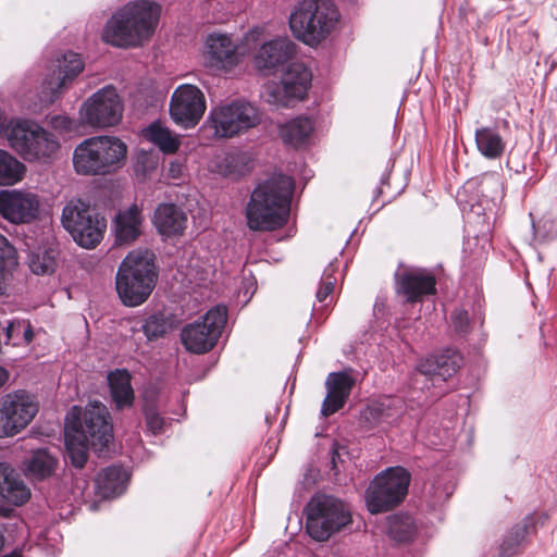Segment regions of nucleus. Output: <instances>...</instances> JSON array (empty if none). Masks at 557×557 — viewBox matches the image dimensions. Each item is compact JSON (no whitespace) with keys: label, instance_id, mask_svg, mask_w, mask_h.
<instances>
[{"label":"nucleus","instance_id":"obj_7","mask_svg":"<svg viewBox=\"0 0 557 557\" xmlns=\"http://www.w3.org/2000/svg\"><path fill=\"white\" fill-rule=\"evenodd\" d=\"M62 225L82 247L95 248L103 238L107 221L79 199L69 201L62 211Z\"/></svg>","mask_w":557,"mask_h":557},{"label":"nucleus","instance_id":"obj_42","mask_svg":"<svg viewBox=\"0 0 557 557\" xmlns=\"http://www.w3.org/2000/svg\"><path fill=\"white\" fill-rule=\"evenodd\" d=\"M245 159L242 153H227L220 162V172L225 176L244 174Z\"/></svg>","mask_w":557,"mask_h":557},{"label":"nucleus","instance_id":"obj_46","mask_svg":"<svg viewBox=\"0 0 557 557\" xmlns=\"http://www.w3.org/2000/svg\"><path fill=\"white\" fill-rule=\"evenodd\" d=\"M158 165V159L156 156L151 153L143 152L138 154L136 161V172L140 173L143 176L148 175L150 172L156 170Z\"/></svg>","mask_w":557,"mask_h":557},{"label":"nucleus","instance_id":"obj_37","mask_svg":"<svg viewBox=\"0 0 557 557\" xmlns=\"http://www.w3.org/2000/svg\"><path fill=\"white\" fill-rule=\"evenodd\" d=\"M16 265L15 249L7 237L0 234V295L4 294L11 269Z\"/></svg>","mask_w":557,"mask_h":557},{"label":"nucleus","instance_id":"obj_31","mask_svg":"<svg viewBox=\"0 0 557 557\" xmlns=\"http://www.w3.org/2000/svg\"><path fill=\"white\" fill-rule=\"evenodd\" d=\"M127 481L126 472L121 467H108L98 475L96 484L101 496L109 498L123 493Z\"/></svg>","mask_w":557,"mask_h":557},{"label":"nucleus","instance_id":"obj_49","mask_svg":"<svg viewBox=\"0 0 557 557\" xmlns=\"http://www.w3.org/2000/svg\"><path fill=\"white\" fill-rule=\"evenodd\" d=\"M9 379V372L7 369L0 366V388L5 384Z\"/></svg>","mask_w":557,"mask_h":557},{"label":"nucleus","instance_id":"obj_16","mask_svg":"<svg viewBox=\"0 0 557 557\" xmlns=\"http://www.w3.org/2000/svg\"><path fill=\"white\" fill-rule=\"evenodd\" d=\"M38 406L26 391L7 394L0 403V437L14 436L34 419Z\"/></svg>","mask_w":557,"mask_h":557},{"label":"nucleus","instance_id":"obj_23","mask_svg":"<svg viewBox=\"0 0 557 557\" xmlns=\"http://www.w3.org/2000/svg\"><path fill=\"white\" fill-rule=\"evenodd\" d=\"M295 53V45L287 38L264 42L258 50L255 62L261 70H272L286 63Z\"/></svg>","mask_w":557,"mask_h":557},{"label":"nucleus","instance_id":"obj_43","mask_svg":"<svg viewBox=\"0 0 557 557\" xmlns=\"http://www.w3.org/2000/svg\"><path fill=\"white\" fill-rule=\"evenodd\" d=\"M146 425L152 434H159L163 431L164 419L160 416L158 410L152 405H147L144 408Z\"/></svg>","mask_w":557,"mask_h":557},{"label":"nucleus","instance_id":"obj_14","mask_svg":"<svg viewBox=\"0 0 557 557\" xmlns=\"http://www.w3.org/2000/svg\"><path fill=\"white\" fill-rule=\"evenodd\" d=\"M462 357L457 350L448 348L433 354L418 363L412 386L421 391L441 386L460 369Z\"/></svg>","mask_w":557,"mask_h":557},{"label":"nucleus","instance_id":"obj_44","mask_svg":"<svg viewBox=\"0 0 557 557\" xmlns=\"http://www.w3.org/2000/svg\"><path fill=\"white\" fill-rule=\"evenodd\" d=\"M451 325L456 333L466 335L470 331V320L468 312L463 309H456L450 317Z\"/></svg>","mask_w":557,"mask_h":557},{"label":"nucleus","instance_id":"obj_18","mask_svg":"<svg viewBox=\"0 0 557 557\" xmlns=\"http://www.w3.org/2000/svg\"><path fill=\"white\" fill-rule=\"evenodd\" d=\"M40 201L36 194L25 190L0 191V214L14 224L29 223L39 213Z\"/></svg>","mask_w":557,"mask_h":557},{"label":"nucleus","instance_id":"obj_25","mask_svg":"<svg viewBox=\"0 0 557 557\" xmlns=\"http://www.w3.org/2000/svg\"><path fill=\"white\" fill-rule=\"evenodd\" d=\"M153 223L162 235H180L186 228L187 214L174 203H162L156 209Z\"/></svg>","mask_w":557,"mask_h":557},{"label":"nucleus","instance_id":"obj_47","mask_svg":"<svg viewBox=\"0 0 557 557\" xmlns=\"http://www.w3.org/2000/svg\"><path fill=\"white\" fill-rule=\"evenodd\" d=\"M336 278L329 274V270H326L315 295L319 302H324L327 296L332 294Z\"/></svg>","mask_w":557,"mask_h":557},{"label":"nucleus","instance_id":"obj_27","mask_svg":"<svg viewBox=\"0 0 557 557\" xmlns=\"http://www.w3.org/2000/svg\"><path fill=\"white\" fill-rule=\"evenodd\" d=\"M403 412V403L398 398H387L384 401L369 405L364 409V422L369 428L395 422Z\"/></svg>","mask_w":557,"mask_h":557},{"label":"nucleus","instance_id":"obj_30","mask_svg":"<svg viewBox=\"0 0 557 557\" xmlns=\"http://www.w3.org/2000/svg\"><path fill=\"white\" fill-rule=\"evenodd\" d=\"M313 132V122L309 117L298 116L280 126V136L283 141L293 147H300L307 143Z\"/></svg>","mask_w":557,"mask_h":557},{"label":"nucleus","instance_id":"obj_4","mask_svg":"<svg viewBox=\"0 0 557 557\" xmlns=\"http://www.w3.org/2000/svg\"><path fill=\"white\" fill-rule=\"evenodd\" d=\"M341 14L332 0H300L289 15L293 35L309 46H317L330 36Z\"/></svg>","mask_w":557,"mask_h":557},{"label":"nucleus","instance_id":"obj_34","mask_svg":"<svg viewBox=\"0 0 557 557\" xmlns=\"http://www.w3.org/2000/svg\"><path fill=\"white\" fill-rule=\"evenodd\" d=\"M65 445L69 458L76 468H83L87 461V451L91 446L86 442L85 435L73 433L65 428Z\"/></svg>","mask_w":557,"mask_h":557},{"label":"nucleus","instance_id":"obj_36","mask_svg":"<svg viewBox=\"0 0 557 557\" xmlns=\"http://www.w3.org/2000/svg\"><path fill=\"white\" fill-rule=\"evenodd\" d=\"M387 531L395 541L408 542L416 533V524L408 515H395L387 518Z\"/></svg>","mask_w":557,"mask_h":557},{"label":"nucleus","instance_id":"obj_17","mask_svg":"<svg viewBox=\"0 0 557 557\" xmlns=\"http://www.w3.org/2000/svg\"><path fill=\"white\" fill-rule=\"evenodd\" d=\"M207 104L203 92L195 85H180L172 94L170 115L184 128L196 126L205 114Z\"/></svg>","mask_w":557,"mask_h":557},{"label":"nucleus","instance_id":"obj_13","mask_svg":"<svg viewBox=\"0 0 557 557\" xmlns=\"http://www.w3.org/2000/svg\"><path fill=\"white\" fill-rule=\"evenodd\" d=\"M312 74L302 63H290L280 82L263 86L262 97L268 103L288 107L293 100H302L311 86Z\"/></svg>","mask_w":557,"mask_h":557},{"label":"nucleus","instance_id":"obj_51","mask_svg":"<svg viewBox=\"0 0 557 557\" xmlns=\"http://www.w3.org/2000/svg\"><path fill=\"white\" fill-rule=\"evenodd\" d=\"M3 128H4V122H3L2 115L0 114V135L3 132Z\"/></svg>","mask_w":557,"mask_h":557},{"label":"nucleus","instance_id":"obj_21","mask_svg":"<svg viewBox=\"0 0 557 557\" xmlns=\"http://www.w3.org/2000/svg\"><path fill=\"white\" fill-rule=\"evenodd\" d=\"M205 63L213 70H227L237 64V46L231 36L221 33L210 34L205 42Z\"/></svg>","mask_w":557,"mask_h":557},{"label":"nucleus","instance_id":"obj_12","mask_svg":"<svg viewBox=\"0 0 557 557\" xmlns=\"http://www.w3.org/2000/svg\"><path fill=\"white\" fill-rule=\"evenodd\" d=\"M66 429L73 433L85 435L86 442L98 455L108 448L113 440V425L107 407L99 401L89 403L82 418L67 423Z\"/></svg>","mask_w":557,"mask_h":557},{"label":"nucleus","instance_id":"obj_48","mask_svg":"<svg viewBox=\"0 0 557 557\" xmlns=\"http://www.w3.org/2000/svg\"><path fill=\"white\" fill-rule=\"evenodd\" d=\"M488 185L495 187L496 193L498 195L502 193V184H500V182H499V180L497 177H490V178H486L485 181H483V183H482V191L483 193L485 191V188Z\"/></svg>","mask_w":557,"mask_h":557},{"label":"nucleus","instance_id":"obj_38","mask_svg":"<svg viewBox=\"0 0 557 557\" xmlns=\"http://www.w3.org/2000/svg\"><path fill=\"white\" fill-rule=\"evenodd\" d=\"M5 344L13 346L27 345L34 337L32 325L25 320H14L5 327Z\"/></svg>","mask_w":557,"mask_h":557},{"label":"nucleus","instance_id":"obj_10","mask_svg":"<svg viewBox=\"0 0 557 557\" xmlns=\"http://www.w3.org/2000/svg\"><path fill=\"white\" fill-rule=\"evenodd\" d=\"M409 472L401 468H389L380 473L366 492V503L371 513L393 509L399 505L408 493Z\"/></svg>","mask_w":557,"mask_h":557},{"label":"nucleus","instance_id":"obj_45","mask_svg":"<svg viewBox=\"0 0 557 557\" xmlns=\"http://www.w3.org/2000/svg\"><path fill=\"white\" fill-rule=\"evenodd\" d=\"M49 125L60 134H67L76 129V122L65 115H52L49 117Z\"/></svg>","mask_w":557,"mask_h":557},{"label":"nucleus","instance_id":"obj_41","mask_svg":"<svg viewBox=\"0 0 557 557\" xmlns=\"http://www.w3.org/2000/svg\"><path fill=\"white\" fill-rule=\"evenodd\" d=\"M527 524L516 525L505 537L500 545V554L505 557L512 556L517 553L519 546L525 539Z\"/></svg>","mask_w":557,"mask_h":557},{"label":"nucleus","instance_id":"obj_39","mask_svg":"<svg viewBox=\"0 0 557 557\" xmlns=\"http://www.w3.org/2000/svg\"><path fill=\"white\" fill-rule=\"evenodd\" d=\"M171 329L172 322L163 313L149 315L141 325V331L148 341L163 337Z\"/></svg>","mask_w":557,"mask_h":557},{"label":"nucleus","instance_id":"obj_11","mask_svg":"<svg viewBox=\"0 0 557 557\" xmlns=\"http://www.w3.org/2000/svg\"><path fill=\"white\" fill-rule=\"evenodd\" d=\"M227 320L225 306H215L200 320L189 323L182 330L181 338L184 347L194 354H205L218 343Z\"/></svg>","mask_w":557,"mask_h":557},{"label":"nucleus","instance_id":"obj_9","mask_svg":"<svg viewBox=\"0 0 557 557\" xmlns=\"http://www.w3.org/2000/svg\"><path fill=\"white\" fill-rule=\"evenodd\" d=\"M10 146L27 161H48L59 150L58 139L41 126L16 122L8 133Z\"/></svg>","mask_w":557,"mask_h":557},{"label":"nucleus","instance_id":"obj_22","mask_svg":"<svg viewBox=\"0 0 557 557\" xmlns=\"http://www.w3.org/2000/svg\"><path fill=\"white\" fill-rule=\"evenodd\" d=\"M352 385L354 381L348 374L330 373L325 382L327 394L322 404L321 413L329 417L338 411L349 397Z\"/></svg>","mask_w":557,"mask_h":557},{"label":"nucleus","instance_id":"obj_20","mask_svg":"<svg viewBox=\"0 0 557 557\" xmlns=\"http://www.w3.org/2000/svg\"><path fill=\"white\" fill-rule=\"evenodd\" d=\"M435 276L423 269L406 270L396 274V292L410 304L419 302L424 296L435 294Z\"/></svg>","mask_w":557,"mask_h":557},{"label":"nucleus","instance_id":"obj_52","mask_svg":"<svg viewBox=\"0 0 557 557\" xmlns=\"http://www.w3.org/2000/svg\"><path fill=\"white\" fill-rule=\"evenodd\" d=\"M3 557H22V556H21V554L16 553V552H13L12 554L5 555Z\"/></svg>","mask_w":557,"mask_h":557},{"label":"nucleus","instance_id":"obj_15","mask_svg":"<svg viewBox=\"0 0 557 557\" xmlns=\"http://www.w3.org/2000/svg\"><path fill=\"white\" fill-rule=\"evenodd\" d=\"M79 113L85 124L94 128H107L121 121L123 104L115 88L107 86L92 94L83 103Z\"/></svg>","mask_w":557,"mask_h":557},{"label":"nucleus","instance_id":"obj_5","mask_svg":"<svg viewBox=\"0 0 557 557\" xmlns=\"http://www.w3.org/2000/svg\"><path fill=\"white\" fill-rule=\"evenodd\" d=\"M127 146L115 136H94L84 139L73 152V166L81 175H106L123 164Z\"/></svg>","mask_w":557,"mask_h":557},{"label":"nucleus","instance_id":"obj_8","mask_svg":"<svg viewBox=\"0 0 557 557\" xmlns=\"http://www.w3.org/2000/svg\"><path fill=\"white\" fill-rule=\"evenodd\" d=\"M261 112L248 101L236 100L213 108L207 124L218 138H233L247 133L261 123Z\"/></svg>","mask_w":557,"mask_h":557},{"label":"nucleus","instance_id":"obj_3","mask_svg":"<svg viewBox=\"0 0 557 557\" xmlns=\"http://www.w3.org/2000/svg\"><path fill=\"white\" fill-rule=\"evenodd\" d=\"M157 277L153 255L150 251L128 252L115 276L116 292L123 305L137 307L144 304L151 295Z\"/></svg>","mask_w":557,"mask_h":557},{"label":"nucleus","instance_id":"obj_35","mask_svg":"<svg viewBox=\"0 0 557 557\" xmlns=\"http://www.w3.org/2000/svg\"><path fill=\"white\" fill-rule=\"evenodd\" d=\"M25 165L11 156L8 151L0 149V185H13L22 180Z\"/></svg>","mask_w":557,"mask_h":557},{"label":"nucleus","instance_id":"obj_29","mask_svg":"<svg viewBox=\"0 0 557 557\" xmlns=\"http://www.w3.org/2000/svg\"><path fill=\"white\" fill-rule=\"evenodd\" d=\"M112 400L116 409L129 408L134 403L131 374L126 370H115L108 376Z\"/></svg>","mask_w":557,"mask_h":557},{"label":"nucleus","instance_id":"obj_26","mask_svg":"<svg viewBox=\"0 0 557 557\" xmlns=\"http://www.w3.org/2000/svg\"><path fill=\"white\" fill-rule=\"evenodd\" d=\"M0 495L15 506L23 505L30 497V490L5 462H0Z\"/></svg>","mask_w":557,"mask_h":557},{"label":"nucleus","instance_id":"obj_28","mask_svg":"<svg viewBox=\"0 0 557 557\" xmlns=\"http://www.w3.org/2000/svg\"><path fill=\"white\" fill-rule=\"evenodd\" d=\"M58 459L47 449L34 450L23 462L25 474L32 480H45L52 475L57 469Z\"/></svg>","mask_w":557,"mask_h":557},{"label":"nucleus","instance_id":"obj_1","mask_svg":"<svg viewBox=\"0 0 557 557\" xmlns=\"http://www.w3.org/2000/svg\"><path fill=\"white\" fill-rule=\"evenodd\" d=\"M294 181L276 174L260 183L252 191L246 208L247 225L252 231H273L288 218Z\"/></svg>","mask_w":557,"mask_h":557},{"label":"nucleus","instance_id":"obj_40","mask_svg":"<svg viewBox=\"0 0 557 557\" xmlns=\"http://www.w3.org/2000/svg\"><path fill=\"white\" fill-rule=\"evenodd\" d=\"M28 264L33 273L44 275L53 272L57 263L53 251L44 250L32 253L28 259Z\"/></svg>","mask_w":557,"mask_h":557},{"label":"nucleus","instance_id":"obj_19","mask_svg":"<svg viewBox=\"0 0 557 557\" xmlns=\"http://www.w3.org/2000/svg\"><path fill=\"white\" fill-rule=\"evenodd\" d=\"M53 66L52 76L44 82L41 101L46 103L54 102L67 83L84 70L81 57L72 51L58 58Z\"/></svg>","mask_w":557,"mask_h":557},{"label":"nucleus","instance_id":"obj_24","mask_svg":"<svg viewBox=\"0 0 557 557\" xmlns=\"http://www.w3.org/2000/svg\"><path fill=\"white\" fill-rule=\"evenodd\" d=\"M144 216L138 205L120 210L114 219L113 228L117 244H131L141 233Z\"/></svg>","mask_w":557,"mask_h":557},{"label":"nucleus","instance_id":"obj_2","mask_svg":"<svg viewBox=\"0 0 557 557\" xmlns=\"http://www.w3.org/2000/svg\"><path fill=\"white\" fill-rule=\"evenodd\" d=\"M161 7L156 2H129L107 22L102 39L114 47H138L148 41L159 23Z\"/></svg>","mask_w":557,"mask_h":557},{"label":"nucleus","instance_id":"obj_50","mask_svg":"<svg viewBox=\"0 0 557 557\" xmlns=\"http://www.w3.org/2000/svg\"><path fill=\"white\" fill-rule=\"evenodd\" d=\"M337 459H339V453L337 449V444H334L333 449H332V456H331V461H332L333 468H335Z\"/></svg>","mask_w":557,"mask_h":557},{"label":"nucleus","instance_id":"obj_33","mask_svg":"<svg viewBox=\"0 0 557 557\" xmlns=\"http://www.w3.org/2000/svg\"><path fill=\"white\" fill-rule=\"evenodd\" d=\"M144 136L165 153H173L180 147L178 137L160 122H153L145 128Z\"/></svg>","mask_w":557,"mask_h":557},{"label":"nucleus","instance_id":"obj_6","mask_svg":"<svg viewBox=\"0 0 557 557\" xmlns=\"http://www.w3.org/2000/svg\"><path fill=\"white\" fill-rule=\"evenodd\" d=\"M351 521L349 508L329 495H317L307 505L306 528L315 541H326Z\"/></svg>","mask_w":557,"mask_h":557},{"label":"nucleus","instance_id":"obj_32","mask_svg":"<svg viewBox=\"0 0 557 557\" xmlns=\"http://www.w3.org/2000/svg\"><path fill=\"white\" fill-rule=\"evenodd\" d=\"M478 150L487 159L499 158L505 150V141L494 127H480L475 131Z\"/></svg>","mask_w":557,"mask_h":557}]
</instances>
